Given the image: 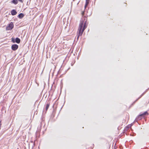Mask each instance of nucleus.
<instances>
[{
  "instance_id": "obj_1",
  "label": "nucleus",
  "mask_w": 149,
  "mask_h": 149,
  "mask_svg": "<svg viewBox=\"0 0 149 149\" xmlns=\"http://www.w3.org/2000/svg\"><path fill=\"white\" fill-rule=\"evenodd\" d=\"M87 25V21H86L84 23L83 20L81 21L79 25L78 29V32L77 33V39L78 40L79 36H82L83 32L86 28Z\"/></svg>"
},
{
  "instance_id": "obj_2",
  "label": "nucleus",
  "mask_w": 149,
  "mask_h": 149,
  "mask_svg": "<svg viewBox=\"0 0 149 149\" xmlns=\"http://www.w3.org/2000/svg\"><path fill=\"white\" fill-rule=\"evenodd\" d=\"M11 42L13 43H16L17 44H19L21 42L20 39L18 37H17L15 38L13 37L11 38Z\"/></svg>"
},
{
  "instance_id": "obj_3",
  "label": "nucleus",
  "mask_w": 149,
  "mask_h": 149,
  "mask_svg": "<svg viewBox=\"0 0 149 149\" xmlns=\"http://www.w3.org/2000/svg\"><path fill=\"white\" fill-rule=\"evenodd\" d=\"M18 45L16 44H14L11 46V49L13 51H15L18 48Z\"/></svg>"
},
{
  "instance_id": "obj_4",
  "label": "nucleus",
  "mask_w": 149,
  "mask_h": 149,
  "mask_svg": "<svg viewBox=\"0 0 149 149\" xmlns=\"http://www.w3.org/2000/svg\"><path fill=\"white\" fill-rule=\"evenodd\" d=\"M10 13L11 15H15L17 14V12L15 9H13L10 12Z\"/></svg>"
},
{
  "instance_id": "obj_5",
  "label": "nucleus",
  "mask_w": 149,
  "mask_h": 149,
  "mask_svg": "<svg viewBox=\"0 0 149 149\" xmlns=\"http://www.w3.org/2000/svg\"><path fill=\"white\" fill-rule=\"evenodd\" d=\"M24 15L23 13H21L18 15L17 17L19 19H22L24 17Z\"/></svg>"
},
{
  "instance_id": "obj_6",
  "label": "nucleus",
  "mask_w": 149,
  "mask_h": 149,
  "mask_svg": "<svg viewBox=\"0 0 149 149\" xmlns=\"http://www.w3.org/2000/svg\"><path fill=\"white\" fill-rule=\"evenodd\" d=\"M148 112L147 111H146L144 113H142V114H140V116L141 115L143 117L144 116L148 115Z\"/></svg>"
},
{
  "instance_id": "obj_7",
  "label": "nucleus",
  "mask_w": 149,
  "mask_h": 149,
  "mask_svg": "<svg viewBox=\"0 0 149 149\" xmlns=\"http://www.w3.org/2000/svg\"><path fill=\"white\" fill-rule=\"evenodd\" d=\"M11 3L15 5H16L17 4L18 1L17 0H13L11 1Z\"/></svg>"
},
{
  "instance_id": "obj_8",
  "label": "nucleus",
  "mask_w": 149,
  "mask_h": 149,
  "mask_svg": "<svg viewBox=\"0 0 149 149\" xmlns=\"http://www.w3.org/2000/svg\"><path fill=\"white\" fill-rule=\"evenodd\" d=\"M49 105H50L49 103L48 102H47L46 104V106H45L46 111H47V110H48V109L49 107Z\"/></svg>"
},
{
  "instance_id": "obj_9",
  "label": "nucleus",
  "mask_w": 149,
  "mask_h": 149,
  "mask_svg": "<svg viewBox=\"0 0 149 149\" xmlns=\"http://www.w3.org/2000/svg\"><path fill=\"white\" fill-rule=\"evenodd\" d=\"M14 27L13 23L12 22H10V30H11Z\"/></svg>"
},
{
  "instance_id": "obj_10",
  "label": "nucleus",
  "mask_w": 149,
  "mask_h": 149,
  "mask_svg": "<svg viewBox=\"0 0 149 149\" xmlns=\"http://www.w3.org/2000/svg\"><path fill=\"white\" fill-rule=\"evenodd\" d=\"M143 117L141 115L140 116V114H139L136 117V119H137L139 120H140L141 119H142Z\"/></svg>"
},
{
  "instance_id": "obj_11",
  "label": "nucleus",
  "mask_w": 149,
  "mask_h": 149,
  "mask_svg": "<svg viewBox=\"0 0 149 149\" xmlns=\"http://www.w3.org/2000/svg\"><path fill=\"white\" fill-rule=\"evenodd\" d=\"M89 1V0H86V3L84 6L85 9L87 7L88 5L89 4V1Z\"/></svg>"
},
{
  "instance_id": "obj_12",
  "label": "nucleus",
  "mask_w": 149,
  "mask_h": 149,
  "mask_svg": "<svg viewBox=\"0 0 149 149\" xmlns=\"http://www.w3.org/2000/svg\"><path fill=\"white\" fill-rule=\"evenodd\" d=\"M10 65H11V68L12 69V70L11 71V72L12 73L13 72V70L15 68V65H14V64L13 65L12 63H11L10 64Z\"/></svg>"
},
{
  "instance_id": "obj_13",
  "label": "nucleus",
  "mask_w": 149,
  "mask_h": 149,
  "mask_svg": "<svg viewBox=\"0 0 149 149\" xmlns=\"http://www.w3.org/2000/svg\"><path fill=\"white\" fill-rule=\"evenodd\" d=\"M143 94L144 93H143L141 95V96L139 97L135 101H134V102L133 103H134L136 101H137L139 99V98H140L143 95Z\"/></svg>"
},
{
  "instance_id": "obj_14",
  "label": "nucleus",
  "mask_w": 149,
  "mask_h": 149,
  "mask_svg": "<svg viewBox=\"0 0 149 149\" xmlns=\"http://www.w3.org/2000/svg\"><path fill=\"white\" fill-rule=\"evenodd\" d=\"M132 125L133 124L132 123L131 124L128 125L126 127L128 129L129 127H131Z\"/></svg>"
},
{
  "instance_id": "obj_15",
  "label": "nucleus",
  "mask_w": 149,
  "mask_h": 149,
  "mask_svg": "<svg viewBox=\"0 0 149 149\" xmlns=\"http://www.w3.org/2000/svg\"><path fill=\"white\" fill-rule=\"evenodd\" d=\"M9 30V24H8V26L6 28V30Z\"/></svg>"
},
{
  "instance_id": "obj_16",
  "label": "nucleus",
  "mask_w": 149,
  "mask_h": 149,
  "mask_svg": "<svg viewBox=\"0 0 149 149\" xmlns=\"http://www.w3.org/2000/svg\"><path fill=\"white\" fill-rule=\"evenodd\" d=\"M138 120H139L137 119H136H136L134 120V123L135 122H137Z\"/></svg>"
},
{
  "instance_id": "obj_17",
  "label": "nucleus",
  "mask_w": 149,
  "mask_h": 149,
  "mask_svg": "<svg viewBox=\"0 0 149 149\" xmlns=\"http://www.w3.org/2000/svg\"><path fill=\"white\" fill-rule=\"evenodd\" d=\"M21 3H23V1L22 0H18Z\"/></svg>"
},
{
  "instance_id": "obj_18",
  "label": "nucleus",
  "mask_w": 149,
  "mask_h": 149,
  "mask_svg": "<svg viewBox=\"0 0 149 149\" xmlns=\"http://www.w3.org/2000/svg\"><path fill=\"white\" fill-rule=\"evenodd\" d=\"M84 12H82V15H84Z\"/></svg>"
}]
</instances>
